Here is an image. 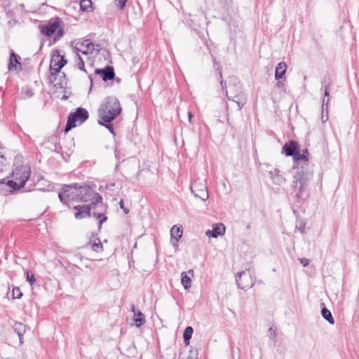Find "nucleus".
I'll return each mask as SVG.
<instances>
[{"mask_svg": "<svg viewBox=\"0 0 359 359\" xmlns=\"http://www.w3.org/2000/svg\"><path fill=\"white\" fill-rule=\"evenodd\" d=\"M191 191L196 197L205 201L209 198L207 186L200 180H195L191 185Z\"/></svg>", "mask_w": 359, "mask_h": 359, "instance_id": "11", "label": "nucleus"}, {"mask_svg": "<svg viewBox=\"0 0 359 359\" xmlns=\"http://www.w3.org/2000/svg\"><path fill=\"white\" fill-rule=\"evenodd\" d=\"M299 261L304 266H306L309 264V259L306 258L300 259Z\"/></svg>", "mask_w": 359, "mask_h": 359, "instance_id": "41", "label": "nucleus"}, {"mask_svg": "<svg viewBox=\"0 0 359 359\" xmlns=\"http://www.w3.org/2000/svg\"><path fill=\"white\" fill-rule=\"evenodd\" d=\"M328 102H329V97L326 98L325 97H324L323 98L322 111H327Z\"/></svg>", "mask_w": 359, "mask_h": 359, "instance_id": "34", "label": "nucleus"}, {"mask_svg": "<svg viewBox=\"0 0 359 359\" xmlns=\"http://www.w3.org/2000/svg\"><path fill=\"white\" fill-rule=\"evenodd\" d=\"M283 85V83H282V81H278L276 83V86L278 87H281Z\"/></svg>", "mask_w": 359, "mask_h": 359, "instance_id": "49", "label": "nucleus"}, {"mask_svg": "<svg viewBox=\"0 0 359 359\" xmlns=\"http://www.w3.org/2000/svg\"><path fill=\"white\" fill-rule=\"evenodd\" d=\"M67 64V60L64 56L60 55V50H56L52 55L50 70L51 74H56L60 72L61 69Z\"/></svg>", "mask_w": 359, "mask_h": 359, "instance_id": "10", "label": "nucleus"}, {"mask_svg": "<svg viewBox=\"0 0 359 359\" xmlns=\"http://www.w3.org/2000/svg\"><path fill=\"white\" fill-rule=\"evenodd\" d=\"M225 232V226L222 223H217L212 225V229H208L205 235L208 237L217 238L223 235Z\"/></svg>", "mask_w": 359, "mask_h": 359, "instance_id": "15", "label": "nucleus"}, {"mask_svg": "<svg viewBox=\"0 0 359 359\" xmlns=\"http://www.w3.org/2000/svg\"><path fill=\"white\" fill-rule=\"evenodd\" d=\"M323 308L321 309V315L325 320H326L329 323L333 325L334 323V319L331 313V312L325 307L324 304H321Z\"/></svg>", "mask_w": 359, "mask_h": 359, "instance_id": "24", "label": "nucleus"}, {"mask_svg": "<svg viewBox=\"0 0 359 359\" xmlns=\"http://www.w3.org/2000/svg\"><path fill=\"white\" fill-rule=\"evenodd\" d=\"M211 56L213 62L214 68L218 71L219 75L222 78V67L219 63L217 61L216 58L212 55H211Z\"/></svg>", "mask_w": 359, "mask_h": 359, "instance_id": "30", "label": "nucleus"}, {"mask_svg": "<svg viewBox=\"0 0 359 359\" xmlns=\"http://www.w3.org/2000/svg\"><path fill=\"white\" fill-rule=\"evenodd\" d=\"M12 295L13 299H20L22 296V293L19 287H13L12 291Z\"/></svg>", "mask_w": 359, "mask_h": 359, "instance_id": "31", "label": "nucleus"}, {"mask_svg": "<svg viewBox=\"0 0 359 359\" xmlns=\"http://www.w3.org/2000/svg\"><path fill=\"white\" fill-rule=\"evenodd\" d=\"M5 161H6L5 157L0 152V170L1 169V167L3 166V165L4 164Z\"/></svg>", "mask_w": 359, "mask_h": 359, "instance_id": "44", "label": "nucleus"}, {"mask_svg": "<svg viewBox=\"0 0 359 359\" xmlns=\"http://www.w3.org/2000/svg\"><path fill=\"white\" fill-rule=\"evenodd\" d=\"M57 34L59 36H62L63 35L62 31L61 29H59L57 31Z\"/></svg>", "mask_w": 359, "mask_h": 359, "instance_id": "48", "label": "nucleus"}, {"mask_svg": "<svg viewBox=\"0 0 359 359\" xmlns=\"http://www.w3.org/2000/svg\"><path fill=\"white\" fill-rule=\"evenodd\" d=\"M268 332H269V335L271 338L274 337L276 335V332L272 327H270L269 329Z\"/></svg>", "mask_w": 359, "mask_h": 359, "instance_id": "43", "label": "nucleus"}, {"mask_svg": "<svg viewBox=\"0 0 359 359\" xmlns=\"http://www.w3.org/2000/svg\"><path fill=\"white\" fill-rule=\"evenodd\" d=\"M15 162L13 165V170L12 172V180H8L7 184L13 190H19L24 187L25 182L30 177L31 170L30 168L27 165H24L18 162V158H15Z\"/></svg>", "mask_w": 359, "mask_h": 359, "instance_id": "3", "label": "nucleus"}, {"mask_svg": "<svg viewBox=\"0 0 359 359\" xmlns=\"http://www.w3.org/2000/svg\"><path fill=\"white\" fill-rule=\"evenodd\" d=\"M13 330H14V332L18 334L19 339H20V344H22L23 343L22 337L26 331L25 325H24L21 323L15 322L13 325Z\"/></svg>", "mask_w": 359, "mask_h": 359, "instance_id": "23", "label": "nucleus"}, {"mask_svg": "<svg viewBox=\"0 0 359 359\" xmlns=\"http://www.w3.org/2000/svg\"><path fill=\"white\" fill-rule=\"evenodd\" d=\"M330 82H328L327 84L325 85V93H324V97H329L330 94Z\"/></svg>", "mask_w": 359, "mask_h": 359, "instance_id": "36", "label": "nucleus"}, {"mask_svg": "<svg viewBox=\"0 0 359 359\" xmlns=\"http://www.w3.org/2000/svg\"><path fill=\"white\" fill-rule=\"evenodd\" d=\"M236 280L238 287L243 290L252 287L255 283V278L250 269H246L245 271L238 273L236 276Z\"/></svg>", "mask_w": 359, "mask_h": 359, "instance_id": "7", "label": "nucleus"}, {"mask_svg": "<svg viewBox=\"0 0 359 359\" xmlns=\"http://www.w3.org/2000/svg\"><path fill=\"white\" fill-rule=\"evenodd\" d=\"M131 310L134 313V321L135 322V325L137 327H140L145 323L144 316L141 311L136 313L134 305H133Z\"/></svg>", "mask_w": 359, "mask_h": 359, "instance_id": "22", "label": "nucleus"}, {"mask_svg": "<svg viewBox=\"0 0 359 359\" xmlns=\"http://www.w3.org/2000/svg\"><path fill=\"white\" fill-rule=\"evenodd\" d=\"M92 6L90 0H82L80 1V8L83 11H88Z\"/></svg>", "mask_w": 359, "mask_h": 359, "instance_id": "28", "label": "nucleus"}, {"mask_svg": "<svg viewBox=\"0 0 359 359\" xmlns=\"http://www.w3.org/2000/svg\"><path fill=\"white\" fill-rule=\"evenodd\" d=\"M90 202L89 205L91 211L93 210V215L99 220V226H100L107 219V217L105 216L107 208L102 202V197L97 193Z\"/></svg>", "mask_w": 359, "mask_h": 359, "instance_id": "4", "label": "nucleus"}, {"mask_svg": "<svg viewBox=\"0 0 359 359\" xmlns=\"http://www.w3.org/2000/svg\"><path fill=\"white\" fill-rule=\"evenodd\" d=\"M119 204H120V208H121V209H123V211H124V212H125L126 214H128V213L129 212V210H128V208H126L124 207L123 200H121V201H120Z\"/></svg>", "mask_w": 359, "mask_h": 359, "instance_id": "42", "label": "nucleus"}, {"mask_svg": "<svg viewBox=\"0 0 359 359\" xmlns=\"http://www.w3.org/2000/svg\"><path fill=\"white\" fill-rule=\"evenodd\" d=\"M59 26V20L50 21L47 25L42 27L41 32L47 36H50L57 30Z\"/></svg>", "mask_w": 359, "mask_h": 359, "instance_id": "14", "label": "nucleus"}, {"mask_svg": "<svg viewBox=\"0 0 359 359\" xmlns=\"http://www.w3.org/2000/svg\"><path fill=\"white\" fill-rule=\"evenodd\" d=\"M18 56L12 53L10 57V62L8 64V69L10 71L19 70L21 69V64L18 61Z\"/></svg>", "mask_w": 359, "mask_h": 359, "instance_id": "20", "label": "nucleus"}, {"mask_svg": "<svg viewBox=\"0 0 359 359\" xmlns=\"http://www.w3.org/2000/svg\"><path fill=\"white\" fill-rule=\"evenodd\" d=\"M89 245H90V247H93V248L102 247L100 239L95 236H93L90 238V241H89Z\"/></svg>", "mask_w": 359, "mask_h": 359, "instance_id": "29", "label": "nucleus"}, {"mask_svg": "<svg viewBox=\"0 0 359 359\" xmlns=\"http://www.w3.org/2000/svg\"><path fill=\"white\" fill-rule=\"evenodd\" d=\"M76 65H77V67L78 68L81 70V71H83V72H86V69H85V67H84V62H76Z\"/></svg>", "mask_w": 359, "mask_h": 359, "instance_id": "39", "label": "nucleus"}, {"mask_svg": "<svg viewBox=\"0 0 359 359\" xmlns=\"http://www.w3.org/2000/svg\"><path fill=\"white\" fill-rule=\"evenodd\" d=\"M97 193L92 188L85 184H78L77 202H90Z\"/></svg>", "mask_w": 359, "mask_h": 359, "instance_id": "9", "label": "nucleus"}, {"mask_svg": "<svg viewBox=\"0 0 359 359\" xmlns=\"http://www.w3.org/2000/svg\"><path fill=\"white\" fill-rule=\"evenodd\" d=\"M312 177L313 172L309 168L302 165L297 168L292 177V186L298 198H304L306 189Z\"/></svg>", "mask_w": 359, "mask_h": 359, "instance_id": "2", "label": "nucleus"}, {"mask_svg": "<svg viewBox=\"0 0 359 359\" xmlns=\"http://www.w3.org/2000/svg\"><path fill=\"white\" fill-rule=\"evenodd\" d=\"M121 107L118 100L115 97H107L98 109L99 124L105 126L111 133L114 135L113 125L111 122L121 112Z\"/></svg>", "mask_w": 359, "mask_h": 359, "instance_id": "1", "label": "nucleus"}, {"mask_svg": "<svg viewBox=\"0 0 359 359\" xmlns=\"http://www.w3.org/2000/svg\"><path fill=\"white\" fill-rule=\"evenodd\" d=\"M74 209L76 210L74 217L77 219H81L90 216L91 210L90 205H76L74 207Z\"/></svg>", "mask_w": 359, "mask_h": 359, "instance_id": "13", "label": "nucleus"}, {"mask_svg": "<svg viewBox=\"0 0 359 359\" xmlns=\"http://www.w3.org/2000/svg\"><path fill=\"white\" fill-rule=\"evenodd\" d=\"M189 273L191 274V276H193L194 274V271L193 270H189Z\"/></svg>", "mask_w": 359, "mask_h": 359, "instance_id": "51", "label": "nucleus"}, {"mask_svg": "<svg viewBox=\"0 0 359 359\" xmlns=\"http://www.w3.org/2000/svg\"><path fill=\"white\" fill-rule=\"evenodd\" d=\"M236 104L238 105V109H241L243 106V104H241L240 102H238V101H236Z\"/></svg>", "mask_w": 359, "mask_h": 359, "instance_id": "46", "label": "nucleus"}, {"mask_svg": "<svg viewBox=\"0 0 359 359\" xmlns=\"http://www.w3.org/2000/svg\"><path fill=\"white\" fill-rule=\"evenodd\" d=\"M309 152L307 149L303 151L302 153L300 152L299 149L297 150L294 156H293L294 160V168H299L302 165L305 166L306 168H309L308 161H309Z\"/></svg>", "mask_w": 359, "mask_h": 359, "instance_id": "12", "label": "nucleus"}, {"mask_svg": "<svg viewBox=\"0 0 359 359\" xmlns=\"http://www.w3.org/2000/svg\"><path fill=\"white\" fill-rule=\"evenodd\" d=\"M95 73L100 75L104 81L113 79L115 75L113 67L109 66L104 69H97Z\"/></svg>", "mask_w": 359, "mask_h": 359, "instance_id": "16", "label": "nucleus"}, {"mask_svg": "<svg viewBox=\"0 0 359 359\" xmlns=\"http://www.w3.org/2000/svg\"><path fill=\"white\" fill-rule=\"evenodd\" d=\"M181 282L185 289H189L191 287V280L185 272L182 273Z\"/></svg>", "mask_w": 359, "mask_h": 359, "instance_id": "27", "label": "nucleus"}, {"mask_svg": "<svg viewBox=\"0 0 359 359\" xmlns=\"http://www.w3.org/2000/svg\"><path fill=\"white\" fill-rule=\"evenodd\" d=\"M298 149L297 142L292 140L283 146V151L287 156H293Z\"/></svg>", "mask_w": 359, "mask_h": 359, "instance_id": "17", "label": "nucleus"}, {"mask_svg": "<svg viewBox=\"0 0 359 359\" xmlns=\"http://www.w3.org/2000/svg\"><path fill=\"white\" fill-rule=\"evenodd\" d=\"M196 351L190 350L188 352H183L180 354L179 359H197Z\"/></svg>", "mask_w": 359, "mask_h": 359, "instance_id": "26", "label": "nucleus"}, {"mask_svg": "<svg viewBox=\"0 0 359 359\" xmlns=\"http://www.w3.org/2000/svg\"><path fill=\"white\" fill-rule=\"evenodd\" d=\"M286 69H287L286 63L285 62H279L276 67V71H275L276 79L278 80L280 79H282L285 74Z\"/></svg>", "mask_w": 359, "mask_h": 359, "instance_id": "21", "label": "nucleus"}, {"mask_svg": "<svg viewBox=\"0 0 359 359\" xmlns=\"http://www.w3.org/2000/svg\"><path fill=\"white\" fill-rule=\"evenodd\" d=\"M220 83H221V85H222V88H223V89H224V88H226V86H224V81H223V80H221Z\"/></svg>", "mask_w": 359, "mask_h": 359, "instance_id": "50", "label": "nucleus"}, {"mask_svg": "<svg viewBox=\"0 0 359 359\" xmlns=\"http://www.w3.org/2000/svg\"><path fill=\"white\" fill-rule=\"evenodd\" d=\"M328 119V115H327V111H326V114H324V111H323L321 120L323 123H325Z\"/></svg>", "mask_w": 359, "mask_h": 359, "instance_id": "40", "label": "nucleus"}, {"mask_svg": "<svg viewBox=\"0 0 359 359\" xmlns=\"http://www.w3.org/2000/svg\"><path fill=\"white\" fill-rule=\"evenodd\" d=\"M269 175L275 184L280 185L285 181V179L280 174V171L278 169L274 168L270 170Z\"/></svg>", "mask_w": 359, "mask_h": 359, "instance_id": "18", "label": "nucleus"}, {"mask_svg": "<svg viewBox=\"0 0 359 359\" xmlns=\"http://www.w3.org/2000/svg\"><path fill=\"white\" fill-rule=\"evenodd\" d=\"M194 329L191 326H188L185 328L183 333V339L184 342L186 345H188L189 344V340L191 338Z\"/></svg>", "mask_w": 359, "mask_h": 359, "instance_id": "25", "label": "nucleus"}, {"mask_svg": "<svg viewBox=\"0 0 359 359\" xmlns=\"http://www.w3.org/2000/svg\"><path fill=\"white\" fill-rule=\"evenodd\" d=\"M26 97H32L34 95V92L31 88H26L25 90Z\"/></svg>", "mask_w": 359, "mask_h": 359, "instance_id": "37", "label": "nucleus"}, {"mask_svg": "<svg viewBox=\"0 0 359 359\" xmlns=\"http://www.w3.org/2000/svg\"><path fill=\"white\" fill-rule=\"evenodd\" d=\"M74 54V61L75 62H84V60L82 57L81 53H73Z\"/></svg>", "mask_w": 359, "mask_h": 359, "instance_id": "33", "label": "nucleus"}, {"mask_svg": "<svg viewBox=\"0 0 359 359\" xmlns=\"http://www.w3.org/2000/svg\"><path fill=\"white\" fill-rule=\"evenodd\" d=\"M188 117H189V123H191V118H192V114L191 111L188 112Z\"/></svg>", "mask_w": 359, "mask_h": 359, "instance_id": "47", "label": "nucleus"}, {"mask_svg": "<svg viewBox=\"0 0 359 359\" xmlns=\"http://www.w3.org/2000/svg\"><path fill=\"white\" fill-rule=\"evenodd\" d=\"M126 1L127 0H114L116 6L120 10H122L125 7Z\"/></svg>", "mask_w": 359, "mask_h": 359, "instance_id": "32", "label": "nucleus"}, {"mask_svg": "<svg viewBox=\"0 0 359 359\" xmlns=\"http://www.w3.org/2000/svg\"><path fill=\"white\" fill-rule=\"evenodd\" d=\"M328 82H330V83H331V81H330V77H329V76H327H327H325V79H324V81H323V87H324V88H325V84H327V83H328Z\"/></svg>", "mask_w": 359, "mask_h": 359, "instance_id": "45", "label": "nucleus"}, {"mask_svg": "<svg viewBox=\"0 0 359 359\" xmlns=\"http://www.w3.org/2000/svg\"><path fill=\"white\" fill-rule=\"evenodd\" d=\"M78 184H72L69 185H64L58 197L61 203L69 206V203L71 201H78Z\"/></svg>", "mask_w": 359, "mask_h": 359, "instance_id": "6", "label": "nucleus"}, {"mask_svg": "<svg viewBox=\"0 0 359 359\" xmlns=\"http://www.w3.org/2000/svg\"><path fill=\"white\" fill-rule=\"evenodd\" d=\"M72 48L73 53H79L87 56L94 52L95 44L89 39L79 40L75 43Z\"/></svg>", "mask_w": 359, "mask_h": 359, "instance_id": "8", "label": "nucleus"}, {"mask_svg": "<svg viewBox=\"0 0 359 359\" xmlns=\"http://www.w3.org/2000/svg\"><path fill=\"white\" fill-rule=\"evenodd\" d=\"M133 247H134V248H136V247H137V243H135V245H134V246H133Z\"/></svg>", "mask_w": 359, "mask_h": 359, "instance_id": "52", "label": "nucleus"}, {"mask_svg": "<svg viewBox=\"0 0 359 359\" xmlns=\"http://www.w3.org/2000/svg\"><path fill=\"white\" fill-rule=\"evenodd\" d=\"M183 233L182 226L174 225L170 229V236L171 241L172 242V245H175V243L177 242L178 240L182 237Z\"/></svg>", "mask_w": 359, "mask_h": 359, "instance_id": "19", "label": "nucleus"}, {"mask_svg": "<svg viewBox=\"0 0 359 359\" xmlns=\"http://www.w3.org/2000/svg\"><path fill=\"white\" fill-rule=\"evenodd\" d=\"M296 228L298 229L299 232L304 233V229H305V224L303 223H300L299 226H297V224L296 225Z\"/></svg>", "mask_w": 359, "mask_h": 359, "instance_id": "38", "label": "nucleus"}, {"mask_svg": "<svg viewBox=\"0 0 359 359\" xmlns=\"http://www.w3.org/2000/svg\"><path fill=\"white\" fill-rule=\"evenodd\" d=\"M27 280L29 281L30 285H33V283L35 282V278L34 274L29 273V272H27Z\"/></svg>", "mask_w": 359, "mask_h": 359, "instance_id": "35", "label": "nucleus"}, {"mask_svg": "<svg viewBox=\"0 0 359 359\" xmlns=\"http://www.w3.org/2000/svg\"><path fill=\"white\" fill-rule=\"evenodd\" d=\"M88 118V111L82 107L77 108L75 112L71 113L68 116L67 125L65 129V133H67L77 125L83 123Z\"/></svg>", "mask_w": 359, "mask_h": 359, "instance_id": "5", "label": "nucleus"}]
</instances>
